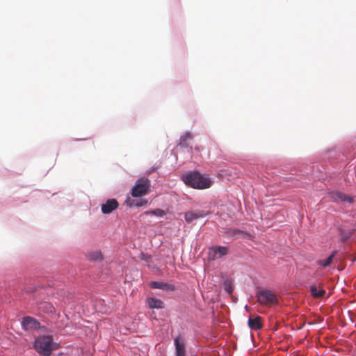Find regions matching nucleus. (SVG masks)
Listing matches in <instances>:
<instances>
[{"label": "nucleus", "mask_w": 356, "mask_h": 356, "mask_svg": "<svg viewBox=\"0 0 356 356\" xmlns=\"http://www.w3.org/2000/svg\"><path fill=\"white\" fill-rule=\"evenodd\" d=\"M241 231L239 229H229L228 232H227V234H229L230 235H235L238 233H240Z\"/></svg>", "instance_id": "nucleus-22"}, {"label": "nucleus", "mask_w": 356, "mask_h": 356, "mask_svg": "<svg viewBox=\"0 0 356 356\" xmlns=\"http://www.w3.org/2000/svg\"><path fill=\"white\" fill-rule=\"evenodd\" d=\"M258 302L264 306L270 307L278 304V299L275 293L270 290H260L256 295Z\"/></svg>", "instance_id": "nucleus-3"}, {"label": "nucleus", "mask_w": 356, "mask_h": 356, "mask_svg": "<svg viewBox=\"0 0 356 356\" xmlns=\"http://www.w3.org/2000/svg\"><path fill=\"white\" fill-rule=\"evenodd\" d=\"M184 182L197 189H205L211 186V181L209 178L205 177L200 172H193L183 177Z\"/></svg>", "instance_id": "nucleus-2"}, {"label": "nucleus", "mask_w": 356, "mask_h": 356, "mask_svg": "<svg viewBox=\"0 0 356 356\" xmlns=\"http://www.w3.org/2000/svg\"><path fill=\"white\" fill-rule=\"evenodd\" d=\"M88 258L90 261H99L102 259V255L99 252H92L88 254Z\"/></svg>", "instance_id": "nucleus-17"}, {"label": "nucleus", "mask_w": 356, "mask_h": 356, "mask_svg": "<svg viewBox=\"0 0 356 356\" xmlns=\"http://www.w3.org/2000/svg\"><path fill=\"white\" fill-rule=\"evenodd\" d=\"M209 214V212H205L204 211L197 210L193 211H188L184 214L185 220L188 223L193 222L195 220L204 218Z\"/></svg>", "instance_id": "nucleus-6"}, {"label": "nucleus", "mask_w": 356, "mask_h": 356, "mask_svg": "<svg viewBox=\"0 0 356 356\" xmlns=\"http://www.w3.org/2000/svg\"><path fill=\"white\" fill-rule=\"evenodd\" d=\"M147 304L150 308L162 309L164 307L163 301L160 299L149 298L147 299Z\"/></svg>", "instance_id": "nucleus-13"}, {"label": "nucleus", "mask_w": 356, "mask_h": 356, "mask_svg": "<svg viewBox=\"0 0 356 356\" xmlns=\"http://www.w3.org/2000/svg\"><path fill=\"white\" fill-rule=\"evenodd\" d=\"M228 249L225 246H214L209 250V259L215 260L227 254Z\"/></svg>", "instance_id": "nucleus-5"}, {"label": "nucleus", "mask_w": 356, "mask_h": 356, "mask_svg": "<svg viewBox=\"0 0 356 356\" xmlns=\"http://www.w3.org/2000/svg\"><path fill=\"white\" fill-rule=\"evenodd\" d=\"M22 325L24 330H31L36 329L38 327L39 323L31 316H26L23 318Z\"/></svg>", "instance_id": "nucleus-9"}, {"label": "nucleus", "mask_w": 356, "mask_h": 356, "mask_svg": "<svg viewBox=\"0 0 356 356\" xmlns=\"http://www.w3.org/2000/svg\"><path fill=\"white\" fill-rule=\"evenodd\" d=\"M248 326L251 330H258L262 328V318L257 316L254 318L250 317L248 319Z\"/></svg>", "instance_id": "nucleus-11"}, {"label": "nucleus", "mask_w": 356, "mask_h": 356, "mask_svg": "<svg viewBox=\"0 0 356 356\" xmlns=\"http://www.w3.org/2000/svg\"><path fill=\"white\" fill-rule=\"evenodd\" d=\"M352 233L351 232H348V233H346L344 234H341V241H347L351 236Z\"/></svg>", "instance_id": "nucleus-20"}, {"label": "nucleus", "mask_w": 356, "mask_h": 356, "mask_svg": "<svg viewBox=\"0 0 356 356\" xmlns=\"http://www.w3.org/2000/svg\"><path fill=\"white\" fill-rule=\"evenodd\" d=\"M119 206L118 201L115 199H109L104 204H102V212L104 214L111 213Z\"/></svg>", "instance_id": "nucleus-7"}, {"label": "nucleus", "mask_w": 356, "mask_h": 356, "mask_svg": "<svg viewBox=\"0 0 356 356\" xmlns=\"http://www.w3.org/2000/svg\"><path fill=\"white\" fill-rule=\"evenodd\" d=\"M150 286L153 289H160L165 291H174L175 289L173 285L163 282H152Z\"/></svg>", "instance_id": "nucleus-12"}, {"label": "nucleus", "mask_w": 356, "mask_h": 356, "mask_svg": "<svg viewBox=\"0 0 356 356\" xmlns=\"http://www.w3.org/2000/svg\"><path fill=\"white\" fill-rule=\"evenodd\" d=\"M193 136L190 132L185 133L182 136H181L179 145L184 147H188V141L191 140Z\"/></svg>", "instance_id": "nucleus-15"}, {"label": "nucleus", "mask_w": 356, "mask_h": 356, "mask_svg": "<svg viewBox=\"0 0 356 356\" xmlns=\"http://www.w3.org/2000/svg\"><path fill=\"white\" fill-rule=\"evenodd\" d=\"M225 289L229 294H231L232 293L233 287L232 286V284L229 282H225Z\"/></svg>", "instance_id": "nucleus-19"}, {"label": "nucleus", "mask_w": 356, "mask_h": 356, "mask_svg": "<svg viewBox=\"0 0 356 356\" xmlns=\"http://www.w3.org/2000/svg\"><path fill=\"white\" fill-rule=\"evenodd\" d=\"M175 346L176 349V356H186L185 345L181 341L180 336H178L175 339Z\"/></svg>", "instance_id": "nucleus-10"}, {"label": "nucleus", "mask_w": 356, "mask_h": 356, "mask_svg": "<svg viewBox=\"0 0 356 356\" xmlns=\"http://www.w3.org/2000/svg\"><path fill=\"white\" fill-rule=\"evenodd\" d=\"M49 307L51 309V312H52L54 310V307L51 305H49Z\"/></svg>", "instance_id": "nucleus-23"}, {"label": "nucleus", "mask_w": 356, "mask_h": 356, "mask_svg": "<svg viewBox=\"0 0 356 356\" xmlns=\"http://www.w3.org/2000/svg\"><path fill=\"white\" fill-rule=\"evenodd\" d=\"M147 204V201L146 200H140L137 201V202L136 203V206L141 207V206L145 205Z\"/></svg>", "instance_id": "nucleus-21"}, {"label": "nucleus", "mask_w": 356, "mask_h": 356, "mask_svg": "<svg viewBox=\"0 0 356 356\" xmlns=\"http://www.w3.org/2000/svg\"><path fill=\"white\" fill-rule=\"evenodd\" d=\"M330 199L333 202H352L353 198L339 191L331 192L329 193Z\"/></svg>", "instance_id": "nucleus-8"}, {"label": "nucleus", "mask_w": 356, "mask_h": 356, "mask_svg": "<svg viewBox=\"0 0 356 356\" xmlns=\"http://www.w3.org/2000/svg\"><path fill=\"white\" fill-rule=\"evenodd\" d=\"M310 291L312 296L316 298H322L325 293V291L323 289L318 288L315 285L310 286Z\"/></svg>", "instance_id": "nucleus-14"}, {"label": "nucleus", "mask_w": 356, "mask_h": 356, "mask_svg": "<svg viewBox=\"0 0 356 356\" xmlns=\"http://www.w3.org/2000/svg\"><path fill=\"white\" fill-rule=\"evenodd\" d=\"M34 348L42 356H50L58 348V344L53 341L51 335L40 336L35 339Z\"/></svg>", "instance_id": "nucleus-1"}, {"label": "nucleus", "mask_w": 356, "mask_h": 356, "mask_svg": "<svg viewBox=\"0 0 356 356\" xmlns=\"http://www.w3.org/2000/svg\"><path fill=\"white\" fill-rule=\"evenodd\" d=\"M145 213L154 215V216H156L159 217H162L165 214V211L161 209H156L151 211L150 212H146Z\"/></svg>", "instance_id": "nucleus-18"}, {"label": "nucleus", "mask_w": 356, "mask_h": 356, "mask_svg": "<svg viewBox=\"0 0 356 356\" xmlns=\"http://www.w3.org/2000/svg\"><path fill=\"white\" fill-rule=\"evenodd\" d=\"M337 251H334L326 259L318 260L317 264L323 267L328 266L332 261L333 258L335 257Z\"/></svg>", "instance_id": "nucleus-16"}, {"label": "nucleus", "mask_w": 356, "mask_h": 356, "mask_svg": "<svg viewBox=\"0 0 356 356\" xmlns=\"http://www.w3.org/2000/svg\"><path fill=\"white\" fill-rule=\"evenodd\" d=\"M150 187V181L147 178H140L137 180L131 190L133 197H141L146 195Z\"/></svg>", "instance_id": "nucleus-4"}]
</instances>
